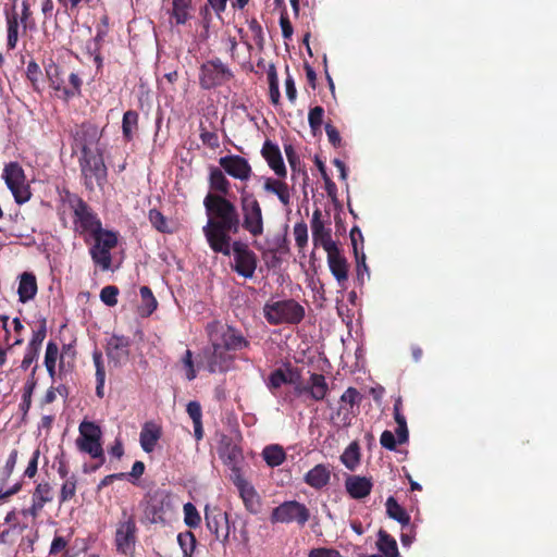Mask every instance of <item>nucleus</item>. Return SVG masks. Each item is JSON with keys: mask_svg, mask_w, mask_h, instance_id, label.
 I'll return each instance as SVG.
<instances>
[{"mask_svg": "<svg viewBox=\"0 0 557 557\" xmlns=\"http://www.w3.org/2000/svg\"><path fill=\"white\" fill-rule=\"evenodd\" d=\"M131 338L124 335L113 334L107 342L106 352L115 364L126 362L129 357Z\"/></svg>", "mask_w": 557, "mask_h": 557, "instance_id": "nucleus-21", "label": "nucleus"}, {"mask_svg": "<svg viewBox=\"0 0 557 557\" xmlns=\"http://www.w3.org/2000/svg\"><path fill=\"white\" fill-rule=\"evenodd\" d=\"M7 47L9 50H13L18 41V16L16 13L7 16Z\"/></svg>", "mask_w": 557, "mask_h": 557, "instance_id": "nucleus-44", "label": "nucleus"}, {"mask_svg": "<svg viewBox=\"0 0 557 557\" xmlns=\"http://www.w3.org/2000/svg\"><path fill=\"white\" fill-rule=\"evenodd\" d=\"M203 207L208 221L202 232L209 247L215 253L230 257L231 234H237L240 228V214L236 205L223 195L208 193Z\"/></svg>", "mask_w": 557, "mask_h": 557, "instance_id": "nucleus-1", "label": "nucleus"}, {"mask_svg": "<svg viewBox=\"0 0 557 557\" xmlns=\"http://www.w3.org/2000/svg\"><path fill=\"white\" fill-rule=\"evenodd\" d=\"M326 253L331 273L337 281L338 285L344 287L348 280V262L346 258L342 255L338 246L327 250Z\"/></svg>", "mask_w": 557, "mask_h": 557, "instance_id": "nucleus-24", "label": "nucleus"}, {"mask_svg": "<svg viewBox=\"0 0 557 557\" xmlns=\"http://www.w3.org/2000/svg\"><path fill=\"white\" fill-rule=\"evenodd\" d=\"M39 351L29 347H26L24 358L21 363L23 370H27L30 364L38 358Z\"/></svg>", "mask_w": 557, "mask_h": 557, "instance_id": "nucleus-64", "label": "nucleus"}, {"mask_svg": "<svg viewBox=\"0 0 557 557\" xmlns=\"http://www.w3.org/2000/svg\"><path fill=\"white\" fill-rule=\"evenodd\" d=\"M183 510L185 524L189 528H197L201 522L197 508L191 503H187L184 505Z\"/></svg>", "mask_w": 557, "mask_h": 557, "instance_id": "nucleus-51", "label": "nucleus"}, {"mask_svg": "<svg viewBox=\"0 0 557 557\" xmlns=\"http://www.w3.org/2000/svg\"><path fill=\"white\" fill-rule=\"evenodd\" d=\"M263 189L267 193L275 195L283 206H285V207L289 206V203H290L289 187L284 181L278 180V178H273V177H265L264 184H263Z\"/></svg>", "mask_w": 557, "mask_h": 557, "instance_id": "nucleus-31", "label": "nucleus"}, {"mask_svg": "<svg viewBox=\"0 0 557 557\" xmlns=\"http://www.w3.org/2000/svg\"><path fill=\"white\" fill-rule=\"evenodd\" d=\"M240 209L243 213L240 226L252 237L261 236L264 231V222L261 206L256 197L252 194H243Z\"/></svg>", "mask_w": 557, "mask_h": 557, "instance_id": "nucleus-8", "label": "nucleus"}, {"mask_svg": "<svg viewBox=\"0 0 557 557\" xmlns=\"http://www.w3.org/2000/svg\"><path fill=\"white\" fill-rule=\"evenodd\" d=\"M355 258H356V272H357V280L360 284H363L364 282V274L368 276L369 268L366 263V255L363 251H359L358 247L355 245Z\"/></svg>", "mask_w": 557, "mask_h": 557, "instance_id": "nucleus-49", "label": "nucleus"}, {"mask_svg": "<svg viewBox=\"0 0 557 557\" xmlns=\"http://www.w3.org/2000/svg\"><path fill=\"white\" fill-rule=\"evenodd\" d=\"M294 236L298 248L302 249L308 244V226L304 221L294 225Z\"/></svg>", "mask_w": 557, "mask_h": 557, "instance_id": "nucleus-56", "label": "nucleus"}, {"mask_svg": "<svg viewBox=\"0 0 557 557\" xmlns=\"http://www.w3.org/2000/svg\"><path fill=\"white\" fill-rule=\"evenodd\" d=\"M169 505L163 493L148 494L144 506V520L151 524L165 523V512Z\"/></svg>", "mask_w": 557, "mask_h": 557, "instance_id": "nucleus-16", "label": "nucleus"}, {"mask_svg": "<svg viewBox=\"0 0 557 557\" xmlns=\"http://www.w3.org/2000/svg\"><path fill=\"white\" fill-rule=\"evenodd\" d=\"M141 297V306L139 307V314L141 317H149L157 309L158 302L151 289L148 286H141L139 289Z\"/></svg>", "mask_w": 557, "mask_h": 557, "instance_id": "nucleus-40", "label": "nucleus"}, {"mask_svg": "<svg viewBox=\"0 0 557 557\" xmlns=\"http://www.w3.org/2000/svg\"><path fill=\"white\" fill-rule=\"evenodd\" d=\"M230 479L236 486L246 510L257 515L261 510V499L253 485L237 470L235 475H230Z\"/></svg>", "mask_w": 557, "mask_h": 557, "instance_id": "nucleus-15", "label": "nucleus"}, {"mask_svg": "<svg viewBox=\"0 0 557 557\" xmlns=\"http://www.w3.org/2000/svg\"><path fill=\"white\" fill-rule=\"evenodd\" d=\"M59 358V347L53 341L48 342L45 354V367L51 377L55 375V364Z\"/></svg>", "mask_w": 557, "mask_h": 557, "instance_id": "nucleus-45", "label": "nucleus"}, {"mask_svg": "<svg viewBox=\"0 0 557 557\" xmlns=\"http://www.w3.org/2000/svg\"><path fill=\"white\" fill-rule=\"evenodd\" d=\"M261 156L267 161L269 168L275 173V175L280 178H285L287 175V170L282 157V152L280 150L278 145L267 139L263 143L261 149Z\"/></svg>", "mask_w": 557, "mask_h": 557, "instance_id": "nucleus-22", "label": "nucleus"}, {"mask_svg": "<svg viewBox=\"0 0 557 557\" xmlns=\"http://www.w3.org/2000/svg\"><path fill=\"white\" fill-rule=\"evenodd\" d=\"M329 393V384L323 374L311 373L308 380V395L315 401L323 400Z\"/></svg>", "mask_w": 557, "mask_h": 557, "instance_id": "nucleus-32", "label": "nucleus"}, {"mask_svg": "<svg viewBox=\"0 0 557 557\" xmlns=\"http://www.w3.org/2000/svg\"><path fill=\"white\" fill-rule=\"evenodd\" d=\"M325 132H326L327 139H329L330 144L335 148L341 147L342 138H341L339 132L336 129V127L333 126L332 124L327 123L325 125Z\"/></svg>", "mask_w": 557, "mask_h": 557, "instance_id": "nucleus-63", "label": "nucleus"}, {"mask_svg": "<svg viewBox=\"0 0 557 557\" xmlns=\"http://www.w3.org/2000/svg\"><path fill=\"white\" fill-rule=\"evenodd\" d=\"M330 479L331 470L329 469V467L319 463L306 473L304 481L309 486L315 490H321L329 484Z\"/></svg>", "mask_w": 557, "mask_h": 557, "instance_id": "nucleus-29", "label": "nucleus"}, {"mask_svg": "<svg viewBox=\"0 0 557 557\" xmlns=\"http://www.w3.org/2000/svg\"><path fill=\"white\" fill-rule=\"evenodd\" d=\"M186 411L194 423V436L196 441H201L203 438V428H202V409L198 401L193 400L189 401L186 406Z\"/></svg>", "mask_w": 557, "mask_h": 557, "instance_id": "nucleus-36", "label": "nucleus"}, {"mask_svg": "<svg viewBox=\"0 0 557 557\" xmlns=\"http://www.w3.org/2000/svg\"><path fill=\"white\" fill-rule=\"evenodd\" d=\"M177 542L185 557H191L196 547V537L193 532L186 531L177 535Z\"/></svg>", "mask_w": 557, "mask_h": 557, "instance_id": "nucleus-48", "label": "nucleus"}, {"mask_svg": "<svg viewBox=\"0 0 557 557\" xmlns=\"http://www.w3.org/2000/svg\"><path fill=\"white\" fill-rule=\"evenodd\" d=\"M218 339H211V347L206 352L207 368L210 373L225 372L232 362V357L227 354Z\"/></svg>", "mask_w": 557, "mask_h": 557, "instance_id": "nucleus-19", "label": "nucleus"}, {"mask_svg": "<svg viewBox=\"0 0 557 557\" xmlns=\"http://www.w3.org/2000/svg\"><path fill=\"white\" fill-rule=\"evenodd\" d=\"M361 394L356 387H348L344 394L341 396V401L345 404H349L350 407L355 405H359L361 401Z\"/></svg>", "mask_w": 557, "mask_h": 557, "instance_id": "nucleus-60", "label": "nucleus"}, {"mask_svg": "<svg viewBox=\"0 0 557 557\" xmlns=\"http://www.w3.org/2000/svg\"><path fill=\"white\" fill-rule=\"evenodd\" d=\"M148 219L151 225L162 234H172L173 228L170 226L168 218L158 209H150L148 212Z\"/></svg>", "mask_w": 557, "mask_h": 557, "instance_id": "nucleus-42", "label": "nucleus"}, {"mask_svg": "<svg viewBox=\"0 0 557 557\" xmlns=\"http://www.w3.org/2000/svg\"><path fill=\"white\" fill-rule=\"evenodd\" d=\"M284 150H285V154H286L287 161L289 163V166L292 169L293 176L295 175L296 172H298V173L301 172L304 174V176L308 177L305 166L301 164L300 158L296 153L293 145H285Z\"/></svg>", "mask_w": 557, "mask_h": 557, "instance_id": "nucleus-47", "label": "nucleus"}, {"mask_svg": "<svg viewBox=\"0 0 557 557\" xmlns=\"http://www.w3.org/2000/svg\"><path fill=\"white\" fill-rule=\"evenodd\" d=\"M232 77L230 67L219 58L202 63L199 69V86L205 90L222 86Z\"/></svg>", "mask_w": 557, "mask_h": 557, "instance_id": "nucleus-10", "label": "nucleus"}, {"mask_svg": "<svg viewBox=\"0 0 557 557\" xmlns=\"http://www.w3.org/2000/svg\"><path fill=\"white\" fill-rule=\"evenodd\" d=\"M304 306L293 298L268 301L263 306V315L270 325H297L305 318Z\"/></svg>", "mask_w": 557, "mask_h": 557, "instance_id": "nucleus-3", "label": "nucleus"}, {"mask_svg": "<svg viewBox=\"0 0 557 557\" xmlns=\"http://www.w3.org/2000/svg\"><path fill=\"white\" fill-rule=\"evenodd\" d=\"M341 460L349 470H355V468L359 465L360 447L356 441L350 443L344 450L343 455L341 456Z\"/></svg>", "mask_w": 557, "mask_h": 557, "instance_id": "nucleus-41", "label": "nucleus"}, {"mask_svg": "<svg viewBox=\"0 0 557 557\" xmlns=\"http://www.w3.org/2000/svg\"><path fill=\"white\" fill-rule=\"evenodd\" d=\"M45 72L50 87L60 99L70 101L81 96L83 81L76 73L72 72L65 83L61 67L51 59L45 63Z\"/></svg>", "mask_w": 557, "mask_h": 557, "instance_id": "nucleus-4", "label": "nucleus"}, {"mask_svg": "<svg viewBox=\"0 0 557 557\" xmlns=\"http://www.w3.org/2000/svg\"><path fill=\"white\" fill-rule=\"evenodd\" d=\"M267 76H268V82H269L270 100H271L272 104L278 106L280 99H281V94H280V87H278V76H277L276 67L274 64H270L268 72H267Z\"/></svg>", "mask_w": 557, "mask_h": 557, "instance_id": "nucleus-43", "label": "nucleus"}, {"mask_svg": "<svg viewBox=\"0 0 557 557\" xmlns=\"http://www.w3.org/2000/svg\"><path fill=\"white\" fill-rule=\"evenodd\" d=\"M284 384H286V376H285L284 369L278 368V369H275L274 371H272L267 381L268 388L272 393H274L276 389H278Z\"/></svg>", "mask_w": 557, "mask_h": 557, "instance_id": "nucleus-53", "label": "nucleus"}, {"mask_svg": "<svg viewBox=\"0 0 557 557\" xmlns=\"http://www.w3.org/2000/svg\"><path fill=\"white\" fill-rule=\"evenodd\" d=\"M78 162L87 189L92 190L95 183L99 186L102 185L107 178V166L99 150L83 152Z\"/></svg>", "mask_w": 557, "mask_h": 557, "instance_id": "nucleus-7", "label": "nucleus"}, {"mask_svg": "<svg viewBox=\"0 0 557 557\" xmlns=\"http://www.w3.org/2000/svg\"><path fill=\"white\" fill-rule=\"evenodd\" d=\"M92 360L96 368V395L99 398H103L104 396V382H106V369L103 364L102 354L100 350L96 349L92 352Z\"/></svg>", "mask_w": 557, "mask_h": 557, "instance_id": "nucleus-38", "label": "nucleus"}, {"mask_svg": "<svg viewBox=\"0 0 557 557\" xmlns=\"http://www.w3.org/2000/svg\"><path fill=\"white\" fill-rule=\"evenodd\" d=\"M345 487L351 498L362 499L370 495L373 483L370 478L351 475L346 479Z\"/></svg>", "mask_w": 557, "mask_h": 557, "instance_id": "nucleus-25", "label": "nucleus"}, {"mask_svg": "<svg viewBox=\"0 0 557 557\" xmlns=\"http://www.w3.org/2000/svg\"><path fill=\"white\" fill-rule=\"evenodd\" d=\"M76 483H77V481H76L75 475H71L62 484L61 492H60V503L61 504L70 500L71 498H73L75 496Z\"/></svg>", "mask_w": 557, "mask_h": 557, "instance_id": "nucleus-55", "label": "nucleus"}, {"mask_svg": "<svg viewBox=\"0 0 557 557\" xmlns=\"http://www.w3.org/2000/svg\"><path fill=\"white\" fill-rule=\"evenodd\" d=\"M92 239V245L89 247V255L95 263L102 271L111 269L112 255L111 250L117 246L119 234L114 231L101 228L89 236V240Z\"/></svg>", "mask_w": 557, "mask_h": 557, "instance_id": "nucleus-5", "label": "nucleus"}, {"mask_svg": "<svg viewBox=\"0 0 557 557\" xmlns=\"http://www.w3.org/2000/svg\"><path fill=\"white\" fill-rule=\"evenodd\" d=\"M191 9L193 0H172V9L169 13L176 25H184L191 18Z\"/></svg>", "mask_w": 557, "mask_h": 557, "instance_id": "nucleus-33", "label": "nucleus"}, {"mask_svg": "<svg viewBox=\"0 0 557 557\" xmlns=\"http://www.w3.org/2000/svg\"><path fill=\"white\" fill-rule=\"evenodd\" d=\"M208 184L210 188L209 193H213L214 195H223L224 197H227L231 193V183L223 171L219 168H210Z\"/></svg>", "mask_w": 557, "mask_h": 557, "instance_id": "nucleus-27", "label": "nucleus"}, {"mask_svg": "<svg viewBox=\"0 0 557 557\" xmlns=\"http://www.w3.org/2000/svg\"><path fill=\"white\" fill-rule=\"evenodd\" d=\"M36 386L35 381H27L23 387L22 401L20 403L18 409L22 412V419L25 420L30 407H32V397Z\"/></svg>", "mask_w": 557, "mask_h": 557, "instance_id": "nucleus-46", "label": "nucleus"}, {"mask_svg": "<svg viewBox=\"0 0 557 557\" xmlns=\"http://www.w3.org/2000/svg\"><path fill=\"white\" fill-rule=\"evenodd\" d=\"M219 164L230 176L239 181H248L252 174L249 162L237 154L221 157Z\"/></svg>", "mask_w": 557, "mask_h": 557, "instance_id": "nucleus-18", "label": "nucleus"}, {"mask_svg": "<svg viewBox=\"0 0 557 557\" xmlns=\"http://www.w3.org/2000/svg\"><path fill=\"white\" fill-rule=\"evenodd\" d=\"M139 114L135 110H128L123 114L122 119V134L126 141L134 138L135 133L138 131Z\"/></svg>", "mask_w": 557, "mask_h": 557, "instance_id": "nucleus-37", "label": "nucleus"}, {"mask_svg": "<svg viewBox=\"0 0 557 557\" xmlns=\"http://www.w3.org/2000/svg\"><path fill=\"white\" fill-rule=\"evenodd\" d=\"M385 506L386 513L391 519L399 522L403 528L410 525V516L408 515L406 509L398 504L395 497L389 496L386 499Z\"/></svg>", "mask_w": 557, "mask_h": 557, "instance_id": "nucleus-34", "label": "nucleus"}, {"mask_svg": "<svg viewBox=\"0 0 557 557\" xmlns=\"http://www.w3.org/2000/svg\"><path fill=\"white\" fill-rule=\"evenodd\" d=\"M311 231L314 246H322L325 251L337 246L332 239L331 228L325 226L319 209H315L312 213Z\"/></svg>", "mask_w": 557, "mask_h": 557, "instance_id": "nucleus-20", "label": "nucleus"}, {"mask_svg": "<svg viewBox=\"0 0 557 557\" xmlns=\"http://www.w3.org/2000/svg\"><path fill=\"white\" fill-rule=\"evenodd\" d=\"M38 290L37 280L34 273L24 272L20 276V284L17 288L18 300L23 304L32 300Z\"/></svg>", "mask_w": 557, "mask_h": 557, "instance_id": "nucleus-30", "label": "nucleus"}, {"mask_svg": "<svg viewBox=\"0 0 557 557\" xmlns=\"http://www.w3.org/2000/svg\"><path fill=\"white\" fill-rule=\"evenodd\" d=\"M79 435L75 443L79 451L90 455L94 459H100V465L104 462V454L101 444L102 431L98 424L92 421L84 420L78 426Z\"/></svg>", "mask_w": 557, "mask_h": 557, "instance_id": "nucleus-6", "label": "nucleus"}, {"mask_svg": "<svg viewBox=\"0 0 557 557\" xmlns=\"http://www.w3.org/2000/svg\"><path fill=\"white\" fill-rule=\"evenodd\" d=\"M234 255L233 270L245 278H251L257 269V256L247 244L239 240L231 242V253Z\"/></svg>", "mask_w": 557, "mask_h": 557, "instance_id": "nucleus-13", "label": "nucleus"}, {"mask_svg": "<svg viewBox=\"0 0 557 557\" xmlns=\"http://www.w3.org/2000/svg\"><path fill=\"white\" fill-rule=\"evenodd\" d=\"M51 486L49 483H40L33 493V500L46 505L52 500Z\"/></svg>", "mask_w": 557, "mask_h": 557, "instance_id": "nucleus-54", "label": "nucleus"}, {"mask_svg": "<svg viewBox=\"0 0 557 557\" xmlns=\"http://www.w3.org/2000/svg\"><path fill=\"white\" fill-rule=\"evenodd\" d=\"M73 148L79 149L81 152L94 151L92 147L97 145L100 139L98 127L92 123H83L76 125L72 131Z\"/></svg>", "mask_w": 557, "mask_h": 557, "instance_id": "nucleus-17", "label": "nucleus"}, {"mask_svg": "<svg viewBox=\"0 0 557 557\" xmlns=\"http://www.w3.org/2000/svg\"><path fill=\"white\" fill-rule=\"evenodd\" d=\"M377 547L385 557L399 556L395 539L384 530L379 531Z\"/></svg>", "mask_w": 557, "mask_h": 557, "instance_id": "nucleus-39", "label": "nucleus"}, {"mask_svg": "<svg viewBox=\"0 0 557 557\" xmlns=\"http://www.w3.org/2000/svg\"><path fill=\"white\" fill-rule=\"evenodd\" d=\"M214 339L219 341V344L226 350H239L249 345V342L232 326H227L223 330L219 337Z\"/></svg>", "mask_w": 557, "mask_h": 557, "instance_id": "nucleus-26", "label": "nucleus"}, {"mask_svg": "<svg viewBox=\"0 0 557 557\" xmlns=\"http://www.w3.org/2000/svg\"><path fill=\"white\" fill-rule=\"evenodd\" d=\"M162 435L161 428L153 422H146L141 429L139 442L144 451L151 453Z\"/></svg>", "mask_w": 557, "mask_h": 557, "instance_id": "nucleus-28", "label": "nucleus"}, {"mask_svg": "<svg viewBox=\"0 0 557 557\" xmlns=\"http://www.w3.org/2000/svg\"><path fill=\"white\" fill-rule=\"evenodd\" d=\"M46 335H47L46 321L42 320L39 323L38 327L36 330H33V336H32L27 347L40 351V348H41L42 342L46 338Z\"/></svg>", "mask_w": 557, "mask_h": 557, "instance_id": "nucleus-52", "label": "nucleus"}, {"mask_svg": "<svg viewBox=\"0 0 557 557\" xmlns=\"http://www.w3.org/2000/svg\"><path fill=\"white\" fill-rule=\"evenodd\" d=\"M123 519L119 521L115 531V547L121 554L128 555L135 547L137 527L135 518L128 515L126 510L122 512Z\"/></svg>", "mask_w": 557, "mask_h": 557, "instance_id": "nucleus-12", "label": "nucleus"}, {"mask_svg": "<svg viewBox=\"0 0 557 557\" xmlns=\"http://www.w3.org/2000/svg\"><path fill=\"white\" fill-rule=\"evenodd\" d=\"M61 198L72 211L74 233L82 236L86 244H89V236L103 228L101 219L77 194L65 190Z\"/></svg>", "mask_w": 557, "mask_h": 557, "instance_id": "nucleus-2", "label": "nucleus"}, {"mask_svg": "<svg viewBox=\"0 0 557 557\" xmlns=\"http://www.w3.org/2000/svg\"><path fill=\"white\" fill-rule=\"evenodd\" d=\"M182 367L185 371V376L188 381H193L197 376V372L193 361V352L190 349H187L184 356L181 359Z\"/></svg>", "mask_w": 557, "mask_h": 557, "instance_id": "nucleus-58", "label": "nucleus"}, {"mask_svg": "<svg viewBox=\"0 0 557 557\" xmlns=\"http://www.w3.org/2000/svg\"><path fill=\"white\" fill-rule=\"evenodd\" d=\"M2 178L7 187L12 193L14 200L18 205L27 202L32 197V191L23 168L17 162H9L4 165Z\"/></svg>", "mask_w": 557, "mask_h": 557, "instance_id": "nucleus-9", "label": "nucleus"}, {"mask_svg": "<svg viewBox=\"0 0 557 557\" xmlns=\"http://www.w3.org/2000/svg\"><path fill=\"white\" fill-rule=\"evenodd\" d=\"M261 456L270 468L278 467L286 460V453L284 448L278 444H271L265 446Z\"/></svg>", "mask_w": 557, "mask_h": 557, "instance_id": "nucleus-35", "label": "nucleus"}, {"mask_svg": "<svg viewBox=\"0 0 557 557\" xmlns=\"http://www.w3.org/2000/svg\"><path fill=\"white\" fill-rule=\"evenodd\" d=\"M219 456L224 465L231 469V475H235L236 470L242 472V469L238 466V462L242 459V450L230 437H222L219 446Z\"/></svg>", "mask_w": 557, "mask_h": 557, "instance_id": "nucleus-23", "label": "nucleus"}, {"mask_svg": "<svg viewBox=\"0 0 557 557\" xmlns=\"http://www.w3.org/2000/svg\"><path fill=\"white\" fill-rule=\"evenodd\" d=\"M119 288L114 285L104 286L100 292V299L109 307L117 304Z\"/></svg>", "mask_w": 557, "mask_h": 557, "instance_id": "nucleus-57", "label": "nucleus"}, {"mask_svg": "<svg viewBox=\"0 0 557 557\" xmlns=\"http://www.w3.org/2000/svg\"><path fill=\"white\" fill-rule=\"evenodd\" d=\"M41 75V70L39 65L34 61H29L26 69V76L30 81L33 87L37 89V83Z\"/></svg>", "mask_w": 557, "mask_h": 557, "instance_id": "nucleus-62", "label": "nucleus"}, {"mask_svg": "<svg viewBox=\"0 0 557 557\" xmlns=\"http://www.w3.org/2000/svg\"><path fill=\"white\" fill-rule=\"evenodd\" d=\"M310 519V511L307 506L297 500H287L275 507L270 520L272 523H293L304 527Z\"/></svg>", "mask_w": 557, "mask_h": 557, "instance_id": "nucleus-11", "label": "nucleus"}, {"mask_svg": "<svg viewBox=\"0 0 557 557\" xmlns=\"http://www.w3.org/2000/svg\"><path fill=\"white\" fill-rule=\"evenodd\" d=\"M205 520L208 530L215 540L225 544L230 537L228 515L218 507L206 506Z\"/></svg>", "mask_w": 557, "mask_h": 557, "instance_id": "nucleus-14", "label": "nucleus"}, {"mask_svg": "<svg viewBox=\"0 0 557 557\" xmlns=\"http://www.w3.org/2000/svg\"><path fill=\"white\" fill-rule=\"evenodd\" d=\"M380 444L388 450H395L398 444V438L392 431L385 430L381 434Z\"/></svg>", "mask_w": 557, "mask_h": 557, "instance_id": "nucleus-61", "label": "nucleus"}, {"mask_svg": "<svg viewBox=\"0 0 557 557\" xmlns=\"http://www.w3.org/2000/svg\"><path fill=\"white\" fill-rule=\"evenodd\" d=\"M324 109L320 106H317L310 109L308 114L309 126L313 134L321 131V126L323 123Z\"/></svg>", "mask_w": 557, "mask_h": 557, "instance_id": "nucleus-50", "label": "nucleus"}, {"mask_svg": "<svg viewBox=\"0 0 557 557\" xmlns=\"http://www.w3.org/2000/svg\"><path fill=\"white\" fill-rule=\"evenodd\" d=\"M200 139L203 145L211 149H216L220 146L218 134L215 132L206 129L202 125H200Z\"/></svg>", "mask_w": 557, "mask_h": 557, "instance_id": "nucleus-59", "label": "nucleus"}]
</instances>
